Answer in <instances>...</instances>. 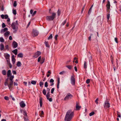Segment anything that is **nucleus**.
<instances>
[{
  "label": "nucleus",
  "mask_w": 121,
  "mask_h": 121,
  "mask_svg": "<svg viewBox=\"0 0 121 121\" xmlns=\"http://www.w3.org/2000/svg\"><path fill=\"white\" fill-rule=\"evenodd\" d=\"M66 20L64 21L63 22H62V24H61V25L63 26V25H64L66 23Z\"/></svg>",
  "instance_id": "obj_42"
},
{
  "label": "nucleus",
  "mask_w": 121,
  "mask_h": 121,
  "mask_svg": "<svg viewBox=\"0 0 121 121\" xmlns=\"http://www.w3.org/2000/svg\"><path fill=\"white\" fill-rule=\"evenodd\" d=\"M73 97V95L70 93H67L64 99V100H67L71 99Z\"/></svg>",
  "instance_id": "obj_5"
},
{
  "label": "nucleus",
  "mask_w": 121,
  "mask_h": 121,
  "mask_svg": "<svg viewBox=\"0 0 121 121\" xmlns=\"http://www.w3.org/2000/svg\"><path fill=\"white\" fill-rule=\"evenodd\" d=\"M52 34H51L48 37V40H49V39H52Z\"/></svg>",
  "instance_id": "obj_34"
},
{
  "label": "nucleus",
  "mask_w": 121,
  "mask_h": 121,
  "mask_svg": "<svg viewBox=\"0 0 121 121\" xmlns=\"http://www.w3.org/2000/svg\"><path fill=\"white\" fill-rule=\"evenodd\" d=\"M90 79H87L86 82V83L87 84H89L90 82Z\"/></svg>",
  "instance_id": "obj_51"
},
{
  "label": "nucleus",
  "mask_w": 121,
  "mask_h": 121,
  "mask_svg": "<svg viewBox=\"0 0 121 121\" xmlns=\"http://www.w3.org/2000/svg\"><path fill=\"white\" fill-rule=\"evenodd\" d=\"M12 63L13 64H14L15 62V58L14 56L13 55L12 56Z\"/></svg>",
  "instance_id": "obj_14"
},
{
  "label": "nucleus",
  "mask_w": 121,
  "mask_h": 121,
  "mask_svg": "<svg viewBox=\"0 0 121 121\" xmlns=\"http://www.w3.org/2000/svg\"><path fill=\"white\" fill-rule=\"evenodd\" d=\"M98 98H97L95 100V103H96L97 104H98Z\"/></svg>",
  "instance_id": "obj_54"
},
{
  "label": "nucleus",
  "mask_w": 121,
  "mask_h": 121,
  "mask_svg": "<svg viewBox=\"0 0 121 121\" xmlns=\"http://www.w3.org/2000/svg\"><path fill=\"white\" fill-rule=\"evenodd\" d=\"M88 57H89V61H91L92 60V57L91 56L90 54V53H89V54H88Z\"/></svg>",
  "instance_id": "obj_26"
},
{
  "label": "nucleus",
  "mask_w": 121,
  "mask_h": 121,
  "mask_svg": "<svg viewBox=\"0 0 121 121\" xmlns=\"http://www.w3.org/2000/svg\"><path fill=\"white\" fill-rule=\"evenodd\" d=\"M44 86L45 87H47L48 86V83L47 82H46L44 84Z\"/></svg>",
  "instance_id": "obj_47"
},
{
  "label": "nucleus",
  "mask_w": 121,
  "mask_h": 121,
  "mask_svg": "<svg viewBox=\"0 0 121 121\" xmlns=\"http://www.w3.org/2000/svg\"><path fill=\"white\" fill-rule=\"evenodd\" d=\"M10 33V32L9 31L6 32L4 33V35L5 36H8Z\"/></svg>",
  "instance_id": "obj_30"
},
{
  "label": "nucleus",
  "mask_w": 121,
  "mask_h": 121,
  "mask_svg": "<svg viewBox=\"0 0 121 121\" xmlns=\"http://www.w3.org/2000/svg\"><path fill=\"white\" fill-rule=\"evenodd\" d=\"M45 59L43 57L41 60V61L40 63L41 64H43L44 62Z\"/></svg>",
  "instance_id": "obj_29"
},
{
  "label": "nucleus",
  "mask_w": 121,
  "mask_h": 121,
  "mask_svg": "<svg viewBox=\"0 0 121 121\" xmlns=\"http://www.w3.org/2000/svg\"><path fill=\"white\" fill-rule=\"evenodd\" d=\"M9 77V79L11 81H13V79L14 78V76L13 75L10 76Z\"/></svg>",
  "instance_id": "obj_22"
},
{
  "label": "nucleus",
  "mask_w": 121,
  "mask_h": 121,
  "mask_svg": "<svg viewBox=\"0 0 121 121\" xmlns=\"http://www.w3.org/2000/svg\"><path fill=\"white\" fill-rule=\"evenodd\" d=\"M18 24L17 21H16L15 22H13L11 25L12 28L14 30V33H16L17 30Z\"/></svg>",
  "instance_id": "obj_2"
},
{
  "label": "nucleus",
  "mask_w": 121,
  "mask_h": 121,
  "mask_svg": "<svg viewBox=\"0 0 121 121\" xmlns=\"http://www.w3.org/2000/svg\"><path fill=\"white\" fill-rule=\"evenodd\" d=\"M43 94L45 95L46 94V91L45 89H43Z\"/></svg>",
  "instance_id": "obj_43"
},
{
  "label": "nucleus",
  "mask_w": 121,
  "mask_h": 121,
  "mask_svg": "<svg viewBox=\"0 0 121 121\" xmlns=\"http://www.w3.org/2000/svg\"><path fill=\"white\" fill-rule=\"evenodd\" d=\"M104 108H108L110 107V103L108 100V99H106L105 101L104 104Z\"/></svg>",
  "instance_id": "obj_4"
},
{
  "label": "nucleus",
  "mask_w": 121,
  "mask_h": 121,
  "mask_svg": "<svg viewBox=\"0 0 121 121\" xmlns=\"http://www.w3.org/2000/svg\"><path fill=\"white\" fill-rule=\"evenodd\" d=\"M36 12H37L36 11H35L32 14V16H35V14H36Z\"/></svg>",
  "instance_id": "obj_50"
},
{
  "label": "nucleus",
  "mask_w": 121,
  "mask_h": 121,
  "mask_svg": "<svg viewBox=\"0 0 121 121\" xmlns=\"http://www.w3.org/2000/svg\"><path fill=\"white\" fill-rule=\"evenodd\" d=\"M5 25L4 23H3L2 24V26L3 28H4L5 26Z\"/></svg>",
  "instance_id": "obj_61"
},
{
  "label": "nucleus",
  "mask_w": 121,
  "mask_h": 121,
  "mask_svg": "<svg viewBox=\"0 0 121 121\" xmlns=\"http://www.w3.org/2000/svg\"><path fill=\"white\" fill-rule=\"evenodd\" d=\"M6 59L7 61L8 64H9L10 63V61L9 59Z\"/></svg>",
  "instance_id": "obj_63"
},
{
  "label": "nucleus",
  "mask_w": 121,
  "mask_h": 121,
  "mask_svg": "<svg viewBox=\"0 0 121 121\" xmlns=\"http://www.w3.org/2000/svg\"><path fill=\"white\" fill-rule=\"evenodd\" d=\"M13 52L15 55H16L17 54V49H15L12 51Z\"/></svg>",
  "instance_id": "obj_21"
},
{
  "label": "nucleus",
  "mask_w": 121,
  "mask_h": 121,
  "mask_svg": "<svg viewBox=\"0 0 121 121\" xmlns=\"http://www.w3.org/2000/svg\"><path fill=\"white\" fill-rule=\"evenodd\" d=\"M76 110H79L81 108V107L78 105L77 103L76 105Z\"/></svg>",
  "instance_id": "obj_18"
},
{
  "label": "nucleus",
  "mask_w": 121,
  "mask_h": 121,
  "mask_svg": "<svg viewBox=\"0 0 121 121\" xmlns=\"http://www.w3.org/2000/svg\"><path fill=\"white\" fill-rule=\"evenodd\" d=\"M2 73L4 75H5L6 74V72L5 70H3L2 71Z\"/></svg>",
  "instance_id": "obj_37"
},
{
  "label": "nucleus",
  "mask_w": 121,
  "mask_h": 121,
  "mask_svg": "<svg viewBox=\"0 0 121 121\" xmlns=\"http://www.w3.org/2000/svg\"><path fill=\"white\" fill-rule=\"evenodd\" d=\"M8 28H5L4 29H2L0 31L1 33H3L4 32L8 30Z\"/></svg>",
  "instance_id": "obj_16"
},
{
  "label": "nucleus",
  "mask_w": 121,
  "mask_h": 121,
  "mask_svg": "<svg viewBox=\"0 0 121 121\" xmlns=\"http://www.w3.org/2000/svg\"><path fill=\"white\" fill-rule=\"evenodd\" d=\"M39 34L38 31L36 30H33L32 32V35L34 37L37 36Z\"/></svg>",
  "instance_id": "obj_7"
},
{
  "label": "nucleus",
  "mask_w": 121,
  "mask_h": 121,
  "mask_svg": "<svg viewBox=\"0 0 121 121\" xmlns=\"http://www.w3.org/2000/svg\"><path fill=\"white\" fill-rule=\"evenodd\" d=\"M66 67L70 69H71L72 67L70 65H67Z\"/></svg>",
  "instance_id": "obj_49"
},
{
  "label": "nucleus",
  "mask_w": 121,
  "mask_h": 121,
  "mask_svg": "<svg viewBox=\"0 0 121 121\" xmlns=\"http://www.w3.org/2000/svg\"><path fill=\"white\" fill-rule=\"evenodd\" d=\"M42 98L40 97V102L39 103L40 104V106L41 107H42Z\"/></svg>",
  "instance_id": "obj_23"
},
{
  "label": "nucleus",
  "mask_w": 121,
  "mask_h": 121,
  "mask_svg": "<svg viewBox=\"0 0 121 121\" xmlns=\"http://www.w3.org/2000/svg\"><path fill=\"white\" fill-rule=\"evenodd\" d=\"M13 82L11 81L9 83L8 85L9 89L10 91H12L13 90Z\"/></svg>",
  "instance_id": "obj_6"
},
{
  "label": "nucleus",
  "mask_w": 121,
  "mask_h": 121,
  "mask_svg": "<svg viewBox=\"0 0 121 121\" xmlns=\"http://www.w3.org/2000/svg\"><path fill=\"white\" fill-rule=\"evenodd\" d=\"M9 78H7L5 80V81L4 82V85L5 86H6L8 85V81Z\"/></svg>",
  "instance_id": "obj_20"
},
{
  "label": "nucleus",
  "mask_w": 121,
  "mask_h": 121,
  "mask_svg": "<svg viewBox=\"0 0 121 121\" xmlns=\"http://www.w3.org/2000/svg\"><path fill=\"white\" fill-rule=\"evenodd\" d=\"M71 84L73 85H74L75 84V78H74V76L73 75L71 77Z\"/></svg>",
  "instance_id": "obj_9"
},
{
  "label": "nucleus",
  "mask_w": 121,
  "mask_h": 121,
  "mask_svg": "<svg viewBox=\"0 0 121 121\" xmlns=\"http://www.w3.org/2000/svg\"><path fill=\"white\" fill-rule=\"evenodd\" d=\"M24 115L25 116H27L26 113V112L25 111H24Z\"/></svg>",
  "instance_id": "obj_64"
},
{
  "label": "nucleus",
  "mask_w": 121,
  "mask_h": 121,
  "mask_svg": "<svg viewBox=\"0 0 121 121\" xmlns=\"http://www.w3.org/2000/svg\"><path fill=\"white\" fill-rule=\"evenodd\" d=\"M36 83V81H32L31 83L32 84L35 85Z\"/></svg>",
  "instance_id": "obj_33"
},
{
  "label": "nucleus",
  "mask_w": 121,
  "mask_h": 121,
  "mask_svg": "<svg viewBox=\"0 0 121 121\" xmlns=\"http://www.w3.org/2000/svg\"><path fill=\"white\" fill-rule=\"evenodd\" d=\"M41 52L39 51H37L35 53L34 57L35 58H37L41 54Z\"/></svg>",
  "instance_id": "obj_11"
},
{
  "label": "nucleus",
  "mask_w": 121,
  "mask_h": 121,
  "mask_svg": "<svg viewBox=\"0 0 121 121\" xmlns=\"http://www.w3.org/2000/svg\"><path fill=\"white\" fill-rule=\"evenodd\" d=\"M17 6V4L16 1H15L13 3V6L14 7H16Z\"/></svg>",
  "instance_id": "obj_58"
},
{
  "label": "nucleus",
  "mask_w": 121,
  "mask_h": 121,
  "mask_svg": "<svg viewBox=\"0 0 121 121\" xmlns=\"http://www.w3.org/2000/svg\"><path fill=\"white\" fill-rule=\"evenodd\" d=\"M4 56L6 59H9V58L10 56L7 53H4Z\"/></svg>",
  "instance_id": "obj_15"
},
{
  "label": "nucleus",
  "mask_w": 121,
  "mask_h": 121,
  "mask_svg": "<svg viewBox=\"0 0 121 121\" xmlns=\"http://www.w3.org/2000/svg\"><path fill=\"white\" fill-rule=\"evenodd\" d=\"M7 24L9 25H10V19L9 18H7Z\"/></svg>",
  "instance_id": "obj_31"
},
{
  "label": "nucleus",
  "mask_w": 121,
  "mask_h": 121,
  "mask_svg": "<svg viewBox=\"0 0 121 121\" xmlns=\"http://www.w3.org/2000/svg\"><path fill=\"white\" fill-rule=\"evenodd\" d=\"M11 74V71L10 70H9L8 71L7 73V77H9Z\"/></svg>",
  "instance_id": "obj_19"
},
{
  "label": "nucleus",
  "mask_w": 121,
  "mask_h": 121,
  "mask_svg": "<svg viewBox=\"0 0 121 121\" xmlns=\"http://www.w3.org/2000/svg\"><path fill=\"white\" fill-rule=\"evenodd\" d=\"M13 13L14 15H16L17 13L16 10L15 9H13Z\"/></svg>",
  "instance_id": "obj_36"
},
{
  "label": "nucleus",
  "mask_w": 121,
  "mask_h": 121,
  "mask_svg": "<svg viewBox=\"0 0 121 121\" xmlns=\"http://www.w3.org/2000/svg\"><path fill=\"white\" fill-rule=\"evenodd\" d=\"M60 12L58 9L57 11V15L58 16L60 15Z\"/></svg>",
  "instance_id": "obj_52"
},
{
  "label": "nucleus",
  "mask_w": 121,
  "mask_h": 121,
  "mask_svg": "<svg viewBox=\"0 0 121 121\" xmlns=\"http://www.w3.org/2000/svg\"><path fill=\"white\" fill-rule=\"evenodd\" d=\"M93 6V5H92L91 6L90 8V9H89V10L88 11V14H90V13H91V11L92 9Z\"/></svg>",
  "instance_id": "obj_27"
},
{
  "label": "nucleus",
  "mask_w": 121,
  "mask_h": 121,
  "mask_svg": "<svg viewBox=\"0 0 121 121\" xmlns=\"http://www.w3.org/2000/svg\"><path fill=\"white\" fill-rule=\"evenodd\" d=\"M65 73V71H63L60 73L59 74L60 75H63Z\"/></svg>",
  "instance_id": "obj_38"
},
{
  "label": "nucleus",
  "mask_w": 121,
  "mask_h": 121,
  "mask_svg": "<svg viewBox=\"0 0 121 121\" xmlns=\"http://www.w3.org/2000/svg\"><path fill=\"white\" fill-rule=\"evenodd\" d=\"M56 17V14L54 13H52L50 16H47L46 17V20L48 21H53Z\"/></svg>",
  "instance_id": "obj_3"
},
{
  "label": "nucleus",
  "mask_w": 121,
  "mask_h": 121,
  "mask_svg": "<svg viewBox=\"0 0 121 121\" xmlns=\"http://www.w3.org/2000/svg\"><path fill=\"white\" fill-rule=\"evenodd\" d=\"M45 45L47 47H49V45L48 44V42H45Z\"/></svg>",
  "instance_id": "obj_40"
},
{
  "label": "nucleus",
  "mask_w": 121,
  "mask_h": 121,
  "mask_svg": "<svg viewBox=\"0 0 121 121\" xmlns=\"http://www.w3.org/2000/svg\"><path fill=\"white\" fill-rule=\"evenodd\" d=\"M13 73L14 74H16L17 73L16 71L15 70H13L12 71Z\"/></svg>",
  "instance_id": "obj_60"
},
{
  "label": "nucleus",
  "mask_w": 121,
  "mask_h": 121,
  "mask_svg": "<svg viewBox=\"0 0 121 121\" xmlns=\"http://www.w3.org/2000/svg\"><path fill=\"white\" fill-rule=\"evenodd\" d=\"M84 68L86 69L87 67V65H86V62H85L84 64Z\"/></svg>",
  "instance_id": "obj_44"
},
{
  "label": "nucleus",
  "mask_w": 121,
  "mask_h": 121,
  "mask_svg": "<svg viewBox=\"0 0 121 121\" xmlns=\"http://www.w3.org/2000/svg\"><path fill=\"white\" fill-rule=\"evenodd\" d=\"M107 19L108 20L110 18V14H108L107 15Z\"/></svg>",
  "instance_id": "obj_48"
},
{
  "label": "nucleus",
  "mask_w": 121,
  "mask_h": 121,
  "mask_svg": "<svg viewBox=\"0 0 121 121\" xmlns=\"http://www.w3.org/2000/svg\"><path fill=\"white\" fill-rule=\"evenodd\" d=\"M57 88L59 89V85L60 83V78L58 77L57 78Z\"/></svg>",
  "instance_id": "obj_17"
},
{
  "label": "nucleus",
  "mask_w": 121,
  "mask_h": 121,
  "mask_svg": "<svg viewBox=\"0 0 121 121\" xmlns=\"http://www.w3.org/2000/svg\"><path fill=\"white\" fill-rule=\"evenodd\" d=\"M40 86L42 87L43 85V83L42 82H40L39 83Z\"/></svg>",
  "instance_id": "obj_35"
},
{
  "label": "nucleus",
  "mask_w": 121,
  "mask_h": 121,
  "mask_svg": "<svg viewBox=\"0 0 121 121\" xmlns=\"http://www.w3.org/2000/svg\"><path fill=\"white\" fill-rule=\"evenodd\" d=\"M95 114V112H92L90 113H89V116H91Z\"/></svg>",
  "instance_id": "obj_46"
},
{
  "label": "nucleus",
  "mask_w": 121,
  "mask_h": 121,
  "mask_svg": "<svg viewBox=\"0 0 121 121\" xmlns=\"http://www.w3.org/2000/svg\"><path fill=\"white\" fill-rule=\"evenodd\" d=\"M12 46L13 48H16L18 46V44L16 41H14L12 44Z\"/></svg>",
  "instance_id": "obj_10"
},
{
  "label": "nucleus",
  "mask_w": 121,
  "mask_h": 121,
  "mask_svg": "<svg viewBox=\"0 0 121 121\" xmlns=\"http://www.w3.org/2000/svg\"><path fill=\"white\" fill-rule=\"evenodd\" d=\"M4 40L3 37H1L0 38V41L1 42H4Z\"/></svg>",
  "instance_id": "obj_41"
},
{
  "label": "nucleus",
  "mask_w": 121,
  "mask_h": 121,
  "mask_svg": "<svg viewBox=\"0 0 121 121\" xmlns=\"http://www.w3.org/2000/svg\"><path fill=\"white\" fill-rule=\"evenodd\" d=\"M0 50L1 51L5 50L4 45L2 43H1L0 44Z\"/></svg>",
  "instance_id": "obj_13"
},
{
  "label": "nucleus",
  "mask_w": 121,
  "mask_h": 121,
  "mask_svg": "<svg viewBox=\"0 0 121 121\" xmlns=\"http://www.w3.org/2000/svg\"><path fill=\"white\" fill-rule=\"evenodd\" d=\"M17 65L18 67H20L21 66V63L20 61L17 62Z\"/></svg>",
  "instance_id": "obj_32"
},
{
  "label": "nucleus",
  "mask_w": 121,
  "mask_h": 121,
  "mask_svg": "<svg viewBox=\"0 0 121 121\" xmlns=\"http://www.w3.org/2000/svg\"><path fill=\"white\" fill-rule=\"evenodd\" d=\"M74 113L71 110L67 111L65 115V120L66 121H70L73 117Z\"/></svg>",
  "instance_id": "obj_1"
},
{
  "label": "nucleus",
  "mask_w": 121,
  "mask_h": 121,
  "mask_svg": "<svg viewBox=\"0 0 121 121\" xmlns=\"http://www.w3.org/2000/svg\"><path fill=\"white\" fill-rule=\"evenodd\" d=\"M110 2L109 0L107 1V4L106 5L107 8V12H109V10L110 9Z\"/></svg>",
  "instance_id": "obj_8"
},
{
  "label": "nucleus",
  "mask_w": 121,
  "mask_h": 121,
  "mask_svg": "<svg viewBox=\"0 0 121 121\" xmlns=\"http://www.w3.org/2000/svg\"><path fill=\"white\" fill-rule=\"evenodd\" d=\"M54 88H52L51 90V93L52 94L53 93L54 91Z\"/></svg>",
  "instance_id": "obj_59"
},
{
  "label": "nucleus",
  "mask_w": 121,
  "mask_h": 121,
  "mask_svg": "<svg viewBox=\"0 0 121 121\" xmlns=\"http://www.w3.org/2000/svg\"><path fill=\"white\" fill-rule=\"evenodd\" d=\"M4 99L5 100H9V98L7 96H5L4 97Z\"/></svg>",
  "instance_id": "obj_55"
},
{
  "label": "nucleus",
  "mask_w": 121,
  "mask_h": 121,
  "mask_svg": "<svg viewBox=\"0 0 121 121\" xmlns=\"http://www.w3.org/2000/svg\"><path fill=\"white\" fill-rule=\"evenodd\" d=\"M17 56L19 57L22 58L23 57V55L22 53H20L18 54Z\"/></svg>",
  "instance_id": "obj_25"
},
{
  "label": "nucleus",
  "mask_w": 121,
  "mask_h": 121,
  "mask_svg": "<svg viewBox=\"0 0 121 121\" xmlns=\"http://www.w3.org/2000/svg\"><path fill=\"white\" fill-rule=\"evenodd\" d=\"M20 106L22 108H24L25 106L26 105L24 102L23 101H22L19 103Z\"/></svg>",
  "instance_id": "obj_12"
},
{
  "label": "nucleus",
  "mask_w": 121,
  "mask_h": 121,
  "mask_svg": "<svg viewBox=\"0 0 121 121\" xmlns=\"http://www.w3.org/2000/svg\"><path fill=\"white\" fill-rule=\"evenodd\" d=\"M40 115L41 117H43V114L44 113L43 111H40L39 112Z\"/></svg>",
  "instance_id": "obj_28"
},
{
  "label": "nucleus",
  "mask_w": 121,
  "mask_h": 121,
  "mask_svg": "<svg viewBox=\"0 0 121 121\" xmlns=\"http://www.w3.org/2000/svg\"><path fill=\"white\" fill-rule=\"evenodd\" d=\"M54 80L52 78L50 80V83H54Z\"/></svg>",
  "instance_id": "obj_53"
},
{
  "label": "nucleus",
  "mask_w": 121,
  "mask_h": 121,
  "mask_svg": "<svg viewBox=\"0 0 121 121\" xmlns=\"http://www.w3.org/2000/svg\"><path fill=\"white\" fill-rule=\"evenodd\" d=\"M49 92H48L47 94V95H46V96L47 97V99H48V98H49L50 95H49Z\"/></svg>",
  "instance_id": "obj_39"
},
{
  "label": "nucleus",
  "mask_w": 121,
  "mask_h": 121,
  "mask_svg": "<svg viewBox=\"0 0 121 121\" xmlns=\"http://www.w3.org/2000/svg\"><path fill=\"white\" fill-rule=\"evenodd\" d=\"M115 41L116 42V43H118V42L117 41V38H115L114 39Z\"/></svg>",
  "instance_id": "obj_62"
},
{
  "label": "nucleus",
  "mask_w": 121,
  "mask_h": 121,
  "mask_svg": "<svg viewBox=\"0 0 121 121\" xmlns=\"http://www.w3.org/2000/svg\"><path fill=\"white\" fill-rule=\"evenodd\" d=\"M5 49H4L5 50L6 49L8 51H9V46L8 45H6L5 46Z\"/></svg>",
  "instance_id": "obj_24"
},
{
  "label": "nucleus",
  "mask_w": 121,
  "mask_h": 121,
  "mask_svg": "<svg viewBox=\"0 0 121 121\" xmlns=\"http://www.w3.org/2000/svg\"><path fill=\"white\" fill-rule=\"evenodd\" d=\"M8 16L7 15H4V18L5 19L8 18Z\"/></svg>",
  "instance_id": "obj_57"
},
{
  "label": "nucleus",
  "mask_w": 121,
  "mask_h": 121,
  "mask_svg": "<svg viewBox=\"0 0 121 121\" xmlns=\"http://www.w3.org/2000/svg\"><path fill=\"white\" fill-rule=\"evenodd\" d=\"M41 60V57L39 56L38 58L37 61L38 62H39Z\"/></svg>",
  "instance_id": "obj_45"
},
{
  "label": "nucleus",
  "mask_w": 121,
  "mask_h": 121,
  "mask_svg": "<svg viewBox=\"0 0 121 121\" xmlns=\"http://www.w3.org/2000/svg\"><path fill=\"white\" fill-rule=\"evenodd\" d=\"M117 115L118 116L117 117H121V114L120 113L117 112Z\"/></svg>",
  "instance_id": "obj_56"
}]
</instances>
